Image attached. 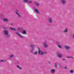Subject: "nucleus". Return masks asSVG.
Instances as JSON below:
<instances>
[{
  "label": "nucleus",
  "mask_w": 74,
  "mask_h": 74,
  "mask_svg": "<svg viewBox=\"0 0 74 74\" xmlns=\"http://www.w3.org/2000/svg\"><path fill=\"white\" fill-rule=\"evenodd\" d=\"M57 56L58 58H62V54H60L58 52L57 53Z\"/></svg>",
  "instance_id": "4"
},
{
  "label": "nucleus",
  "mask_w": 74,
  "mask_h": 74,
  "mask_svg": "<svg viewBox=\"0 0 74 74\" xmlns=\"http://www.w3.org/2000/svg\"><path fill=\"white\" fill-rule=\"evenodd\" d=\"M3 21H4V22H8V19L6 18H3Z\"/></svg>",
  "instance_id": "12"
},
{
  "label": "nucleus",
  "mask_w": 74,
  "mask_h": 74,
  "mask_svg": "<svg viewBox=\"0 0 74 74\" xmlns=\"http://www.w3.org/2000/svg\"><path fill=\"white\" fill-rule=\"evenodd\" d=\"M23 2L24 3H27V2H29V1L28 0H24Z\"/></svg>",
  "instance_id": "17"
},
{
  "label": "nucleus",
  "mask_w": 74,
  "mask_h": 74,
  "mask_svg": "<svg viewBox=\"0 0 74 74\" xmlns=\"http://www.w3.org/2000/svg\"><path fill=\"white\" fill-rule=\"evenodd\" d=\"M55 71V69H51L50 70V72H51V73H54Z\"/></svg>",
  "instance_id": "11"
},
{
  "label": "nucleus",
  "mask_w": 74,
  "mask_h": 74,
  "mask_svg": "<svg viewBox=\"0 0 74 74\" xmlns=\"http://www.w3.org/2000/svg\"><path fill=\"white\" fill-rule=\"evenodd\" d=\"M17 67L18 69H20V70H22V68L20 67V66H19L17 65Z\"/></svg>",
  "instance_id": "18"
},
{
  "label": "nucleus",
  "mask_w": 74,
  "mask_h": 74,
  "mask_svg": "<svg viewBox=\"0 0 74 74\" xmlns=\"http://www.w3.org/2000/svg\"><path fill=\"white\" fill-rule=\"evenodd\" d=\"M70 73H73V72H74V71L73 70H71L70 71Z\"/></svg>",
  "instance_id": "25"
},
{
  "label": "nucleus",
  "mask_w": 74,
  "mask_h": 74,
  "mask_svg": "<svg viewBox=\"0 0 74 74\" xmlns=\"http://www.w3.org/2000/svg\"><path fill=\"white\" fill-rule=\"evenodd\" d=\"M35 46V45H31L29 46V47L32 48L31 50V53H33V51H34V47Z\"/></svg>",
  "instance_id": "3"
},
{
  "label": "nucleus",
  "mask_w": 74,
  "mask_h": 74,
  "mask_svg": "<svg viewBox=\"0 0 74 74\" xmlns=\"http://www.w3.org/2000/svg\"><path fill=\"white\" fill-rule=\"evenodd\" d=\"M61 3L63 4H65L66 3V1L65 0H61Z\"/></svg>",
  "instance_id": "9"
},
{
  "label": "nucleus",
  "mask_w": 74,
  "mask_h": 74,
  "mask_svg": "<svg viewBox=\"0 0 74 74\" xmlns=\"http://www.w3.org/2000/svg\"><path fill=\"white\" fill-rule=\"evenodd\" d=\"M68 31V30H67V28H66L64 30V32H65V33H67Z\"/></svg>",
  "instance_id": "15"
},
{
  "label": "nucleus",
  "mask_w": 74,
  "mask_h": 74,
  "mask_svg": "<svg viewBox=\"0 0 74 74\" xmlns=\"http://www.w3.org/2000/svg\"><path fill=\"white\" fill-rule=\"evenodd\" d=\"M16 34L17 35L18 37H19L20 38H23V37L22 36H21V34H19V33H18L17 32H15Z\"/></svg>",
  "instance_id": "8"
},
{
  "label": "nucleus",
  "mask_w": 74,
  "mask_h": 74,
  "mask_svg": "<svg viewBox=\"0 0 74 74\" xmlns=\"http://www.w3.org/2000/svg\"><path fill=\"white\" fill-rule=\"evenodd\" d=\"M38 53H39V55H44L45 54V53H47L46 52H43L41 50V49L39 47H38Z\"/></svg>",
  "instance_id": "2"
},
{
  "label": "nucleus",
  "mask_w": 74,
  "mask_h": 74,
  "mask_svg": "<svg viewBox=\"0 0 74 74\" xmlns=\"http://www.w3.org/2000/svg\"><path fill=\"white\" fill-rule=\"evenodd\" d=\"M64 48L65 49H66L67 50H70V47L69 46H64Z\"/></svg>",
  "instance_id": "7"
},
{
  "label": "nucleus",
  "mask_w": 74,
  "mask_h": 74,
  "mask_svg": "<svg viewBox=\"0 0 74 74\" xmlns=\"http://www.w3.org/2000/svg\"><path fill=\"white\" fill-rule=\"evenodd\" d=\"M57 44L58 45H60V44H61V43L60 42H57Z\"/></svg>",
  "instance_id": "24"
},
{
  "label": "nucleus",
  "mask_w": 74,
  "mask_h": 74,
  "mask_svg": "<svg viewBox=\"0 0 74 74\" xmlns=\"http://www.w3.org/2000/svg\"><path fill=\"white\" fill-rule=\"evenodd\" d=\"M34 4H36L37 3L36 1H35L34 2Z\"/></svg>",
  "instance_id": "33"
},
{
  "label": "nucleus",
  "mask_w": 74,
  "mask_h": 74,
  "mask_svg": "<svg viewBox=\"0 0 74 74\" xmlns=\"http://www.w3.org/2000/svg\"><path fill=\"white\" fill-rule=\"evenodd\" d=\"M58 48H62V46L60 45H58Z\"/></svg>",
  "instance_id": "23"
},
{
  "label": "nucleus",
  "mask_w": 74,
  "mask_h": 74,
  "mask_svg": "<svg viewBox=\"0 0 74 74\" xmlns=\"http://www.w3.org/2000/svg\"><path fill=\"white\" fill-rule=\"evenodd\" d=\"M2 15H3V14H2Z\"/></svg>",
  "instance_id": "39"
},
{
  "label": "nucleus",
  "mask_w": 74,
  "mask_h": 74,
  "mask_svg": "<svg viewBox=\"0 0 74 74\" xmlns=\"http://www.w3.org/2000/svg\"><path fill=\"white\" fill-rule=\"evenodd\" d=\"M67 58H72L73 59V57H72L68 56L67 57Z\"/></svg>",
  "instance_id": "29"
},
{
  "label": "nucleus",
  "mask_w": 74,
  "mask_h": 74,
  "mask_svg": "<svg viewBox=\"0 0 74 74\" xmlns=\"http://www.w3.org/2000/svg\"><path fill=\"white\" fill-rule=\"evenodd\" d=\"M14 55H12L10 56V58H12L14 57Z\"/></svg>",
  "instance_id": "21"
},
{
  "label": "nucleus",
  "mask_w": 74,
  "mask_h": 74,
  "mask_svg": "<svg viewBox=\"0 0 74 74\" xmlns=\"http://www.w3.org/2000/svg\"><path fill=\"white\" fill-rule=\"evenodd\" d=\"M58 66V65L56 64V63H55L54 64V67H56Z\"/></svg>",
  "instance_id": "22"
},
{
  "label": "nucleus",
  "mask_w": 74,
  "mask_h": 74,
  "mask_svg": "<svg viewBox=\"0 0 74 74\" xmlns=\"http://www.w3.org/2000/svg\"><path fill=\"white\" fill-rule=\"evenodd\" d=\"M10 29L12 30H13V31H16V29L15 28H13L12 27H10Z\"/></svg>",
  "instance_id": "14"
},
{
  "label": "nucleus",
  "mask_w": 74,
  "mask_h": 74,
  "mask_svg": "<svg viewBox=\"0 0 74 74\" xmlns=\"http://www.w3.org/2000/svg\"><path fill=\"white\" fill-rule=\"evenodd\" d=\"M62 67V64H60L59 66V68H60Z\"/></svg>",
  "instance_id": "19"
},
{
  "label": "nucleus",
  "mask_w": 74,
  "mask_h": 74,
  "mask_svg": "<svg viewBox=\"0 0 74 74\" xmlns=\"http://www.w3.org/2000/svg\"><path fill=\"white\" fill-rule=\"evenodd\" d=\"M37 51H35L34 52V55H37Z\"/></svg>",
  "instance_id": "26"
},
{
  "label": "nucleus",
  "mask_w": 74,
  "mask_h": 74,
  "mask_svg": "<svg viewBox=\"0 0 74 74\" xmlns=\"http://www.w3.org/2000/svg\"><path fill=\"white\" fill-rule=\"evenodd\" d=\"M3 33L4 35L6 36L7 37H10V36L9 35V32L8 30H3Z\"/></svg>",
  "instance_id": "1"
},
{
  "label": "nucleus",
  "mask_w": 74,
  "mask_h": 74,
  "mask_svg": "<svg viewBox=\"0 0 74 74\" xmlns=\"http://www.w3.org/2000/svg\"><path fill=\"white\" fill-rule=\"evenodd\" d=\"M36 5H37V6H39V5H40V4H39V3H37L36 4Z\"/></svg>",
  "instance_id": "27"
},
{
  "label": "nucleus",
  "mask_w": 74,
  "mask_h": 74,
  "mask_svg": "<svg viewBox=\"0 0 74 74\" xmlns=\"http://www.w3.org/2000/svg\"><path fill=\"white\" fill-rule=\"evenodd\" d=\"M43 47H45V48H47V47H48V45H47V42H44Z\"/></svg>",
  "instance_id": "6"
},
{
  "label": "nucleus",
  "mask_w": 74,
  "mask_h": 74,
  "mask_svg": "<svg viewBox=\"0 0 74 74\" xmlns=\"http://www.w3.org/2000/svg\"><path fill=\"white\" fill-rule=\"evenodd\" d=\"M34 11L36 14H40L38 10L37 9H34Z\"/></svg>",
  "instance_id": "10"
},
{
  "label": "nucleus",
  "mask_w": 74,
  "mask_h": 74,
  "mask_svg": "<svg viewBox=\"0 0 74 74\" xmlns=\"http://www.w3.org/2000/svg\"><path fill=\"white\" fill-rule=\"evenodd\" d=\"M67 69V67L65 66L64 67V69Z\"/></svg>",
  "instance_id": "34"
},
{
  "label": "nucleus",
  "mask_w": 74,
  "mask_h": 74,
  "mask_svg": "<svg viewBox=\"0 0 74 74\" xmlns=\"http://www.w3.org/2000/svg\"><path fill=\"white\" fill-rule=\"evenodd\" d=\"M3 62V60H0V62Z\"/></svg>",
  "instance_id": "32"
},
{
  "label": "nucleus",
  "mask_w": 74,
  "mask_h": 74,
  "mask_svg": "<svg viewBox=\"0 0 74 74\" xmlns=\"http://www.w3.org/2000/svg\"><path fill=\"white\" fill-rule=\"evenodd\" d=\"M73 38L74 39V34L73 36Z\"/></svg>",
  "instance_id": "35"
},
{
  "label": "nucleus",
  "mask_w": 74,
  "mask_h": 74,
  "mask_svg": "<svg viewBox=\"0 0 74 74\" xmlns=\"http://www.w3.org/2000/svg\"><path fill=\"white\" fill-rule=\"evenodd\" d=\"M22 33L24 34H26V31L25 30H23L22 31Z\"/></svg>",
  "instance_id": "13"
},
{
  "label": "nucleus",
  "mask_w": 74,
  "mask_h": 74,
  "mask_svg": "<svg viewBox=\"0 0 74 74\" xmlns=\"http://www.w3.org/2000/svg\"><path fill=\"white\" fill-rule=\"evenodd\" d=\"M62 60H65V59H63Z\"/></svg>",
  "instance_id": "36"
},
{
  "label": "nucleus",
  "mask_w": 74,
  "mask_h": 74,
  "mask_svg": "<svg viewBox=\"0 0 74 74\" xmlns=\"http://www.w3.org/2000/svg\"><path fill=\"white\" fill-rule=\"evenodd\" d=\"M11 25H12V24H11Z\"/></svg>",
  "instance_id": "38"
},
{
  "label": "nucleus",
  "mask_w": 74,
  "mask_h": 74,
  "mask_svg": "<svg viewBox=\"0 0 74 74\" xmlns=\"http://www.w3.org/2000/svg\"><path fill=\"white\" fill-rule=\"evenodd\" d=\"M15 13H16V14L17 15V14H18V10H16V11L15 12Z\"/></svg>",
  "instance_id": "20"
},
{
  "label": "nucleus",
  "mask_w": 74,
  "mask_h": 74,
  "mask_svg": "<svg viewBox=\"0 0 74 74\" xmlns=\"http://www.w3.org/2000/svg\"><path fill=\"white\" fill-rule=\"evenodd\" d=\"M17 63L18 64V61H17Z\"/></svg>",
  "instance_id": "37"
},
{
  "label": "nucleus",
  "mask_w": 74,
  "mask_h": 74,
  "mask_svg": "<svg viewBox=\"0 0 74 74\" xmlns=\"http://www.w3.org/2000/svg\"><path fill=\"white\" fill-rule=\"evenodd\" d=\"M3 28L4 29H5V30L6 29H7V28H5V27H3Z\"/></svg>",
  "instance_id": "31"
},
{
  "label": "nucleus",
  "mask_w": 74,
  "mask_h": 74,
  "mask_svg": "<svg viewBox=\"0 0 74 74\" xmlns=\"http://www.w3.org/2000/svg\"><path fill=\"white\" fill-rule=\"evenodd\" d=\"M17 16L18 18H21V15L19 14V13L17 14Z\"/></svg>",
  "instance_id": "16"
},
{
  "label": "nucleus",
  "mask_w": 74,
  "mask_h": 74,
  "mask_svg": "<svg viewBox=\"0 0 74 74\" xmlns=\"http://www.w3.org/2000/svg\"><path fill=\"white\" fill-rule=\"evenodd\" d=\"M48 23H52V18H48Z\"/></svg>",
  "instance_id": "5"
},
{
  "label": "nucleus",
  "mask_w": 74,
  "mask_h": 74,
  "mask_svg": "<svg viewBox=\"0 0 74 74\" xmlns=\"http://www.w3.org/2000/svg\"><path fill=\"white\" fill-rule=\"evenodd\" d=\"M22 29V27H19L18 28V30H20V29Z\"/></svg>",
  "instance_id": "28"
},
{
  "label": "nucleus",
  "mask_w": 74,
  "mask_h": 74,
  "mask_svg": "<svg viewBox=\"0 0 74 74\" xmlns=\"http://www.w3.org/2000/svg\"><path fill=\"white\" fill-rule=\"evenodd\" d=\"M29 4H32V1H30L29 2Z\"/></svg>",
  "instance_id": "30"
}]
</instances>
